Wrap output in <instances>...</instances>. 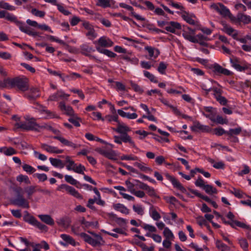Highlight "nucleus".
Masks as SVG:
<instances>
[{
  "instance_id": "obj_35",
  "label": "nucleus",
  "mask_w": 251,
  "mask_h": 251,
  "mask_svg": "<svg viewBox=\"0 0 251 251\" xmlns=\"http://www.w3.org/2000/svg\"><path fill=\"white\" fill-rule=\"evenodd\" d=\"M184 14L182 15V18L189 24L195 25V21L189 16L188 13L185 11L184 12Z\"/></svg>"
},
{
  "instance_id": "obj_40",
  "label": "nucleus",
  "mask_w": 251,
  "mask_h": 251,
  "mask_svg": "<svg viewBox=\"0 0 251 251\" xmlns=\"http://www.w3.org/2000/svg\"><path fill=\"white\" fill-rule=\"evenodd\" d=\"M65 180L70 184L74 185H76L79 183L72 176L69 175L65 176Z\"/></svg>"
},
{
  "instance_id": "obj_8",
  "label": "nucleus",
  "mask_w": 251,
  "mask_h": 251,
  "mask_svg": "<svg viewBox=\"0 0 251 251\" xmlns=\"http://www.w3.org/2000/svg\"><path fill=\"white\" fill-rule=\"evenodd\" d=\"M213 72L217 74H223L226 75H231L232 73L226 69L223 68L218 64H215L213 66Z\"/></svg>"
},
{
  "instance_id": "obj_6",
  "label": "nucleus",
  "mask_w": 251,
  "mask_h": 251,
  "mask_svg": "<svg viewBox=\"0 0 251 251\" xmlns=\"http://www.w3.org/2000/svg\"><path fill=\"white\" fill-rule=\"evenodd\" d=\"M191 129L194 132H197L199 130L202 132H208L211 130L209 126L202 125L199 122H195L193 126L191 127Z\"/></svg>"
},
{
  "instance_id": "obj_44",
  "label": "nucleus",
  "mask_w": 251,
  "mask_h": 251,
  "mask_svg": "<svg viewBox=\"0 0 251 251\" xmlns=\"http://www.w3.org/2000/svg\"><path fill=\"white\" fill-rule=\"evenodd\" d=\"M0 7L9 10H14L15 9L14 6L10 5L8 3L3 1L0 2Z\"/></svg>"
},
{
  "instance_id": "obj_22",
  "label": "nucleus",
  "mask_w": 251,
  "mask_h": 251,
  "mask_svg": "<svg viewBox=\"0 0 251 251\" xmlns=\"http://www.w3.org/2000/svg\"><path fill=\"white\" fill-rule=\"evenodd\" d=\"M230 61L232 64V66L239 71H244L248 68L246 66H240L238 64V61L237 59L233 60L230 59Z\"/></svg>"
},
{
  "instance_id": "obj_33",
  "label": "nucleus",
  "mask_w": 251,
  "mask_h": 251,
  "mask_svg": "<svg viewBox=\"0 0 251 251\" xmlns=\"http://www.w3.org/2000/svg\"><path fill=\"white\" fill-rule=\"evenodd\" d=\"M126 9L130 11L131 15L135 17L136 19L142 21H145V18L142 17L141 16L137 14L133 11V8H132V6L128 5Z\"/></svg>"
},
{
  "instance_id": "obj_45",
  "label": "nucleus",
  "mask_w": 251,
  "mask_h": 251,
  "mask_svg": "<svg viewBox=\"0 0 251 251\" xmlns=\"http://www.w3.org/2000/svg\"><path fill=\"white\" fill-rule=\"evenodd\" d=\"M163 234L166 239H170L174 237L173 233L168 227L164 228Z\"/></svg>"
},
{
  "instance_id": "obj_10",
  "label": "nucleus",
  "mask_w": 251,
  "mask_h": 251,
  "mask_svg": "<svg viewBox=\"0 0 251 251\" xmlns=\"http://www.w3.org/2000/svg\"><path fill=\"white\" fill-rule=\"evenodd\" d=\"M53 138L58 140L63 145H64L66 146L72 147L74 149L77 148L80 146V145H77L74 143L73 142H72L70 141H69V140L65 139L64 138L59 136H54Z\"/></svg>"
},
{
  "instance_id": "obj_43",
  "label": "nucleus",
  "mask_w": 251,
  "mask_h": 251,
  "mask_svg": "<svg viewBox=\"0 0 251 251\" xmlns=\"http://www.w3.org/2000/svg\"><path fill=\"white\" fill-rule=\"evenodd\" d=\"M215 98L221 104L223 105H226V104L227 102V100L224 97L222 96L221 95H215Z\"/></svg>"
},
{
  "instance_id": "obj_19",
  "label": "nucleus",
  "mask_w": 251,
  "mask_h": 251,
  "mask_svg": "<svg viewBox=\"0 0 251 251\" xmlns=\"http://www.w3.org/2000/svg\"><path fill=\"white\" fill-rule=\"evenodd\" d=\"M57 223L58 225L66 228L70 226L71 220L68 218H62L58 219L57 221Z\"/></svg>"
},
{
  "instance_id": "obj_23",
  "label": "nucleus",
  "mask_w": 251,
  "mask_h": 251,
  "mask_svg": "<svg viewBox=\"0 0 251 251\" xmlns=\"http://www.w3.org/2000/svg\"><path fill=\"white\" fill-rule=\"evenodd\" d=\"M113 207L115 209L120 211L121 213L127 214L129 213L128 209L124 205L121 203L114 204Z\"/></svg>"
},
{
  "instance_id": "obj_48",
  "label": "nucleus",
  "mask_w": 251,
  "mask_h": 251,
  "mask_svg": "<svg viewBox=\"0 0 251 251\" xmlns=\"http://www.w3.org/2000/svg\"><path fill=\"white\" fill-rule=\"evenodd\" d=\"M85 170V167L81 164H79L78 166L76 165V166L74 168L73 171H74L75 173L84 175L83 171Z\"/></svg>"
},
{
  "instance_id": "obj_27",
  "label": "nucleus",
  "mask_w": 251,
  "mask_h": 251,
  "mask_svg": "<svg viewBox=\"0 0 251 251\" xmlns=\"http://www.w3.org/2000/svg\"><path fill=\"white\" fill-rule=\"evenodd\" d=\"M38 128L39 130L40 129H47L48 130L52 131L54 134H58L60 133L59 130L54 129L51 126L46 123L43 124L41 126L38 125Z\"/></svg>"
},
{
  "instance_id": "obj_63",
  "label": "nucleus",
  "mask_w": 251,
  "mask_h": 251,
  "mask_svg": "<svg viewBox=\"0 0 251 251\" xmlns=\"http://www.w3.org/2000/svg\"><path fill=\"white\" fill-rule=\"evenodd\" d=\"M25 191L27 193L28 198H30V197L35 192V187L31 186L27 187L25 189Z\"/></svg>"
},
{
  "instance_id": "obj_47",
  "label": "nucleus",
  "mask_w": 251,
  "mask_h": 251,
  "mask_svg": "<svg viewBox=\"0 0 251 251\" xmlns=\"http://www.w3.org/2000/svg\"><path fill=\"white\" fill-rule=\"evenodd\" d=\"M31 12L34 15L41 18L43 17L45 15V13L44 11H39L36 8H33Z\"/></svg>"
},
{
  "instance_id": "obj_9",
  "label": "nucleus",
  "mask_w": 251,
  "mask_h": 251,
  "mask_svg": "<svg viewBox=\"0 0 251 251\" xmlns=\"http://www.w3.org/2000/svg\"><path fill=\"white\" fill-rule=\"evenodd\" d=\"M181 26L180 24L176 22H168L167 25L165 27V29L169 32L173 33L176 32V29H180Z\"/></svg>"
},
{
  "instance_id": "obj_30",
  "label": "nucleus",
  "mask_w": 251,
  "mask_h": 251,
  "mask_svg": "<svg viewBox=\"0 0 251 251\" xmlns=\"http://www.w3.org/2000/svg\"><path fill=\"white\" fill-rule=\"evenodd\" d=\"M203 189L205 190L206 193L209 194L217 193V189L210 185H205V186H204Z\"/></svg>"
},
{
  "instance_id": "obj_2",
  "label": "nucleus",
  "mask_w": 251,
  "mask_h": 251,
  "mask_svg": "<svg viewBox=\"0 0 251 251\" xmlns=\"http://www.w3.org/2000/svg\"><path fill=\"white\" fill-rule=\"evenodd\" d=\"M11 87L17 86L22 91H25L28 89V79L27 78H21L18 77L14 78H8L7 80Z\"/></svg>"
},
{
  "instance_id": "obj_36",
  "label": "nucleus",
  "mask_w": 251,
  "mask_h": 251,
  "mask_svg": "<svg viewBox=\"0 0 251 251\" xmlns=\"http://www.w3.org/2000/svg\"><path fill=\"white\" fill-rule=\"evenodd\" d=\"M68 121L70 123L74 124L75 126H76V127L80 126L79 121H81V119L77 117L75 114V116H73L72 118H69Z\"/></svg>"
},
{
  "instance_id": "obj_61",
  "label": "nucleus",
  "mask_w": 251,
  "mask_h": 251,
  "mask_svg": "<svg viewBox=\"0 0 251 251\" xmlns=\"http://www.w3.org/2000/svg\"><path fill=\"white\" fill-rule=\"evenodd\" d=\"M55 5L57 6L58 10L64 15H69L71 14L69 11L65 10L63 6H62L61 5L57 3V4H55Z\"/></svg>"
},
{
  "instance_id": "obj_17",
  "label": "nucleus",
  "mask_w": 251,
  "mask_h": 251,
  "mask_svg": "<svg viewBox=\"0 0 251 251\" xmlns=\"http://www.w3.org/2000/svg\"><path fill=\"white\" fill-rule=\"evenodd\" d=\"M38 217L43 222L47 225L53 226L54 224L53 219L49 215H39Z\"/></svg>"
},
{
  "instance_id": "obj_49",
  "label": "nucleus",
  "mask_w": 251,
  "mask_h": 251,
  "mask_svg": "<svg viewBox=\"0 0 251 251\" xmlns=\"http://www.w3.org/2000/svg\"><path fill=\"white\" fill-rule=\"evenodd\" d=\"M23 168L25 171L29 174H32L35 171V169L34 168L26 164L23 166Z\"/></svg>"
},
{
  "instance_id": "obj_54",
  "label": "nucleus",
  "mask_w": 251,
  "mask_h": 251,
  "mask_svg": "<svg viewBox=\"0 0 251 251\" xmlns=\"http://www.w3.org/2000/svg\"><path fill=\"white\" fill-rule=\"evenodd\" d=\"M133 209L135 212H136L138 214L142 215L144 213V210L142 207L140 205H133Z\"/></svg>"
},
{
  "instance_id": "obj_15",
  "label": "nucleus",
  "mask_w": 251,
  "mask_h": 251,
  "mask_svg": "<svg viewBox=\"0 0 251 251\" xmlns=\"http://www.w3.org/2000/svg\"><path fill=\"white\" fill-rule=\"evenodd\" d=\"M61 187L65 188L66 190L73 196L77 198H82L81 196L73 187L66 184L62 185Z\"/></svg>"
},
{
  "instance_id": "obj_60",
  "label": "nucleus",
  "mask_w": 251,
  "mask_h": 251,
  "mask_svg": "<svg viewBox=\"0 0 251 251\" xmlns=\"http://www.w3.org/2000/svg\"><path fill=\"white\" fill-rule=\"evenodd\" d=\"M231 193L232 194H233L235 197H236L238 198H243V193L240 190L233 188V191H231Z\"/></svg>"
},
{
  "instance_id": "obj_29",
  "label": "nucleus",
  "mask_w": 251,
  "mask_h": 251,
  "mask_svg": "<svg viewBox=\"0 0 251 251\" xmlns=\"http://www.w3.org/2000/svg\"><path fill=\"white\" fill-rule=\"evenodd\" d=\"M50 160L51 164L55 167H59L61 168H62L64 166V165L63 164L62 161L60 159L50 158Z\"/></svg>"
},
{
  "instance_id": "obj_16",
  "label": "nucleus",
  "mask_w": 251,
  "mask_h": 251,
  "mask_svg": "<svg viewBox=\"0 0 251 251\" xmlns=\"http://www.w3.org/2000/svg\"><path fill=\"white\" fill-rule=\"evenodd\" d=\"M82 25L86 29L88 30V32L86 34L87 36L91 35L93 37L96 36L95 30L93 28V26L89 22L84 21L83 22Z\"/></svg>"
},
{
  "instance_id": "obj_34",
  "label": "nucleus",
  "mask_w": 251,
  "mask_h": 251,
  "mask_svg": "<svg viewBox=\"0 0 251 251\" xmlns=\"http://www.w3.org/2000/svg\"><path fill=\"white\" fill-rule=\"evenodd\" d=\"M121 139L124 142H129L133 147H135V145L134 143L132 141L131 137L127 134V133L123 134L121 136Z\"/></svg>"
},
{
  "instance_id": "obj_37",
  "label": "nucleus",
  "mask_w": 251,
  "mask_h": 251,
  "mask_svg": "<svg viewBox=\"0 0 251 251\" xmlns=\"http://www.w3.org/2000/svg\"><path fill=\"white\" fill-rule=\"evenodd\" d=\"M216 247L218 249H221V251H229L230 250L228 246L218 240L216 242Z\"/></svg>"
},
{
  "instance_id": "obj_56",
  "label": "nucleus",
  "mask_w": 251,
  "mask_h": 251,
  "mask_svg": "<svg viewBox=\"0 0 251 251\" xmlns=\"http://www.w3.org/2000/svg\"><path fill=\"white\" fill-rule=\"evenodd\" d=\"M239 244L242 248L246 251L248 248V243L245 239H241L239 240Z\"/></svg>"
},
{
  "instance_id": "obj_1",
  "label": "nucleus",
  "mask_w": 251,
  "mask_h": 251,
  "mask_svg": "<svg viewBox=\"0 0 251 251\" xmlns=\"http://www.w3.org/2000/svg\"><path fill=\"white\" fill-rule=\"evenodd\" d=\"M6 19L10 22L15 23L19 27L20 29L22 32L33 37H36L38 35V32L32 31V29L30 27L25 25L24 23L19 21L15 16L11 15L8 12H7L6 15Z\"/></svg>"
},
{
  "instance_id": "obj_24",
  "label": "nucleus",
  "mask_w": 251,
  "mask_h": 251,
  "mask_svg": "<svg viewBox=\"0 0 251 251\" xmlns=\"http://www.w3.org/2000/svg\"><path fill=\"white\" fill-rule=\"evenodd\" d=\"M25 215L24 216V221L33 225L34 224H35L36 219L33 216H31L27 211H25Z\"/></svg>"
},
{
  "instance_id": "obj_21",
  "label": "nucleus",
  "mask_w": 251,
  "mask_h": 251,
  "mask_svg": "<svg viewBox=\"0 0 251 251\" xmlns=\"http://www.w3.org/2000/svg\"><path fill=\"white\" fill-rule=\"evenodd\" d=\"M79 222L81 225H83L85 227H86V228H88L91 226L98 227V222L97 221H96L95 222H87L85 220V219L84 217H82L79 220Z\"/></svg>"
},
{
  "instance_id": "obj_58",
  "label": "nucleus",
  "mask_w": 251,
  "mask_h": 251,
  "mask_svg": "<svg viewBox=\"0 0 251 251\" xmlns=\"http://www.w3.org/2000/svg\"><path fill=\"white\" fill-rule=\"evenodd\" d=\"M196 219L198 224L200 226H207V221L202 216H199L196 218Z\"/></svg>"
},
{
  "instance_id": "obj_50",
  "label": "nucleus",
  "mask_w": 251,
  "mask_h": 251,
  "mask_svg": "<svg viewBox=\"0 0 251 251\" xmlns=\"http://www.w3.org/2000/svg\"><path fill=\"white\" fill-rule=\"evenodd\" d=\"M33 226H37L41 230L47 231L48 230V227L46 225L42 224L40 222H38L37 220L35 222V224H34Z\"/></svg>"
},
{
  "instance_id": "obj_26",
  "label": "nucleus",
  "mask_w": 251,
  "mask_h": 251,
  "mask_svg": "<svg viewBox=\"0 0 251 251\" xmlns=\"http://www.w3.org/2000/svg\"><path fill=\"white\" fill-rule=\"evenodd\" d=\"M182 36L185 39L192 43H196L198 42V40L195 36H192L190 32L184 31L182 33Z\"/></svg>"
},
{
  "instance_id": "obj_55",
  "label": "nucleus",
  "mask_w": 251,
  "mask_h": 251,
  "mask_svg": "<svg viewBox=\"0 0 251 251\" xmlns=\"http://www.w3.org/2000/svg\"><path fill=\"white\" fill-rule=\"evenodd\" d=\"M17 180L19 182L25 181L27 184L30 183L28 177L26 176L21 175L17 177Z\"/></svg>"
},
{
  "instance_id": "obj_25",
  "label": "nucleus",
  "mask_w": 251,
  "mask_h": 251,
  "mask_svg": "<svg viewBox=\"0 0 251 251\" xmlns=\"http://www.w3.org/2000/svg\"><path fill=\"white\" fill-rule=\"evenodd\" d=\"M237 18L239 21L245 24H248L251 22V18L249 16L244 15L241 13L238 14Z\"/></svg>"
},
{
  "instance_id": "obj_38",
  "label": "nucleus",
  "mask_w": 251,
  "mask_h": 251,
  "mask_svg": "<svg viewBox=\"0 0 251 251\" xmlns=\"http://www.w3.org/2000/svg\"><path fill=\"white\" fill-rule=\"evenodd\" d=\"M129 82L134 91L138 92L140 94H141L143 92V90L137 84L133 82L132 81H130Z\"/></svg>"
},
{
  "instance_id": "obj_14",
  "label": "nucleus",
  "mask_w": 251,
  "mask_h": 251,
  "mask_svg": "<svg viewBox=\"0 0 251 251\" xmlns=\"http://www.w3.org/2000/svg\"><path fill=\"white\" fill-rule=\"evenodd\" d=\"M219 5V11L218 12L223 17L228 16L230 19H232V15L230 13L228 9H227L222 3H218Z\"/></svg>"
},
{
  "instance_id": "obj_28",
  "label": "nucleus",
  "mask_w": 251,
  "mask_h": 251,
  "mask_svg": "<svg viewBox=\"0 0 251 251\" xmlns=\"http://www.w3.org/2000/svg\"><path fill=\"white\" fill-rule=\"evenodd\" d=\"M188 190L193 194L195 195L196 196L203 199L206 202H209L211 201V199L206 196H203L201 195L200 193L198 192L196 190L188 188Z\"/></svg>"
},
{
  "instance_id": "obj_42",
  "label": "nucleus",
  "mask_w": 251,
  "mask_h": 251,
  "mask_svg": "<svg viewBox=\"0 0 251 251\" xmlns=\"http://www.w3.org/2000/svg\"><path fill=\"white\" fill-rule=\"evenodd\" d=\"M167 67V64L163 62H161L157 68L158 71L161 74H165V70Z\"/></svg>"
},
{
  "instance_id": "obj_32",
  "label": "nucleus",
  "mask_w": 251,
  "mask_h": 251,
  "mask_svg": "<svg viewBox=\"0 0 251 251\" xmlns=\"http://www.w3.org/2000/svg\"><path fill=\"white\" fill-rule=\"evenodd\" d=\"M40 107L41 108L40 111L41 112H45L47 114V116L50 118H59L60 117L58 116H56L53 112L46 110L45 107L42 105H40Z\"/></svg>"
},
{
  "instance_id": "obj_57",
  "label": "nucleus",
  "mask_w": 251,
  "mask_h": 251,
  "mask_svg": "<svg viewBox=\"0 0 251 251\" xmlns=\"http://www.w3.org/2000/svg\"><path fill=\"white\" fill-rule=\"evenodd\" d=\"M223 25H224L223 30L228 34L231 35L234 30L232 27L228 26L225 23H223Z\"/></svg>"
},
{
  "instance_id": "obj_64",
  "label": "nucleus",
  "mask_w": 251,
  "mask_h": 251,
  "mask_svg": "<svg viewBox=\"0 0 251 251\" xmlns=\"http://www.w3.org/2000/svg\"><path fill=\"white\" fill-rule=\"evenodd\" d=\"M215 134L218 136H221L224 134H226V131H225L222 127L216 128L214 129Z\"/></svg>"
},
{
  "instance_id": "obj_3",
  "label": "nucleus",
  "mask_w": 251,
  "mask_h": 251,
  "mask_svg": "<svg viewBox=\"0 0 251 251\" xmlns=\"http://www.w3.org/2000/svg\"><path fill=\"white\" fill-rule=\"evenodd\" d=\"M25 119L26 122L24 123L25 130H34L38 132L40 131L38 128V124L36 122L35 119L31 118Z\"/></svg>"
},
{
  "instance_id": "obj_20",
  "label": "nucleus",
  "mask_w": 251,
  "mask_h": 251,
  "mask_svg": "<svg viewBox=\"0 0 251 251\" xmlns=\"http://www.w3.org/2000/svg\"><path fill=\"white\" fill-rule=\"evenodd\" d=\"M96 49L99 52L102 53L110 57H115L117 55L113 52L106 49H103L99 46L96 47Z\"/></svg>"
},
{
  "instance_id": "obj_12",
  "label": "nucleus",
  "mask_w": 251,
  "mask_h": 251,
  "mask_svg": "<svg viewBox=\"0 0 251 251\" xmlns=\"http://www.w3.org/2000/svg\"><path fill=\"white\" fill-rule=\"evenodd\" d=\"M113 130L118 133L122 134V135L127 134V132L130 130L128 126L121 124L120 122L117 124V128H113Z\"/></svg>"
},
{
  "instance_id": "obj_62",
  "label": "nucleus",
  "mask_w": 251,
  "mask_h": 251,
  "mask_svg": "<svg viewBox=\"0 0 251 251\" xmlns=\"http://www.w3.org/2000/svg\"><path fill=\"white\" fill-rule=\"evenodd\" d=\"M126 184L127 185L128 191L132 194L135 191L134 188L135 185L130 182L129 180H126Z\"/></svg>"
},
{
  "instance_id": "obj_4",
  "label": "nucleus",
  "mask_w": 251,
  "mask_h": 251,
  "mask_svg": "<svg viewBox=\"0 0 251 251\" xmlns=\"http://www.w3.org/2000/svg\"><path fill=\"white\" fill-rule=\"evenodd\" d=\"M96 151L109 159L113 160L117 159L116 153L113 150L106 151L100 148H97Z\"/></svg>"
},
{
  "instance_id": "obj_18",
  "label": "nucleus",
  "mask_w": 251,
  "mask_h": 251,
  "mask_svg": "<svg viewBox=\"0 0 251 251\" xmlns=\"http://www.w3.org/2000/svg\"><path fill=\"white\" fill-rule=\"evenodd\" d=\"M145 50H147L151 57H154L156 58L160 53V51L158 49H155L151 47L147 46L145 47Z\"/></svg>"
},
{
  "instance_id": "obj_52",
  "label": "nucleus",
  "mask_w": 251,
  "mask_h": 251,
  "mask_svg": "<svg viewBox=\"0 0 251 251\" xmlns=\"http://www.w3.org/2000/svg\"><path fill=\"white\" fill-rule=\"evenodd\" d=\"M214 122L220 124H226L228 123V120L226 119H224L221 116L218 115Z\"/></svg>"
},
{
  "instance_id": "obj_41",
  "label": "nucleus",
  "mask_w": 251,
  "mask_h": 251,
  "mask_svg": "<svg viewBox=\"0 0 251 251\" xmlns=\"http://www.w3.org/2000/svg\"><path fill=\"white\" fill-rule=\"evenodd\" d=\"M104 120H107L109 122H111L113 121L118 123L119 121L118 120V116L117 114H113V115H107L104 118Z\"/></svg>"
},
{
  "instance_id": "obj_46",
  "label": "nucleus",
  "mask_w": 251,
  "mask_h": 251,
  "mask_svg": "<svg viewBox=\"0 0 251 251\" xmlns=\"http://www.w3.org/2000/svg\"><path fill=\"white\" fill-rule=\"evenodd\" d=\"M110 0H98V5L101 6L103 7H107L110 6Z\"/></svg>"
},
{
  "instance_id": "obj_11",
  "label": "nucleus",
  "mask_w": 251,
  "mask_h": 251,
  "mask_svg": "<svg viewBox=\"0 0 251 251\" xmlns=\"http://www.w3.org/2000/svg\"><path fill=\"white\" fill-rule=\"evenodd\" d=\"M99 46L101 47H109L113 45V42L110 39H107L104 36L100 37L97 41Z\"/></svg>"
},
{
  "instance_id": "obj_13",
  "label": "nucleus",
  "mask_w": 251,
  "mask_h": 251,
  "mask_svg": "<svg viewBox=\"0 0 251 251\" xmlns=\"http://www.w3.org/2000/svg\"><path fill=\"white\" fill-rule=\"evenodd\" d=\"M41 148L50 153H61L63 152V150L57 149L56 147L51 146L46 144H42Z\"/></svg>"
},
{
  "instance_id": "obj_7",
  "label": "nucleus",
  "mask_w": 251,
  "mask_h": 251,
  "mask_svg": "<svg viewBox=\"0 0 251 251\" xmlns=\"http://www.w3.org/2000/svg\"><path fill=\"white\" fill-rule=\"evenodd\" d=\"M166 177L170 180L174 186L180 190L182 192L185 193L186 191V189L181 184V183L174 176L170 175L169 174H166Z\"/></svg>"
},
{
  "instance_id": "obj_51",
  "label": "nucleus",
  "mask_w": 251,
  "mask_h": 251,
  "mask_svg": "<svg viewBox=\"0 0 251 251\" xmlns=\"http://www.w3.org/2000/svg\"><path fill=\"white\" fill-rule=\"evenodd\" d=\"M134 165L138 167L141 171L143 172H146V171H151V169L149 168L146 166H144L142 164L138 163V162H135Z\"/></svg>"
},
{
  "instance_id": "obj_59",
  "label": "nucleus",
  "mask_w": 251,
  "mask_h": 251,
  "mask_svg": "<svg viewBox=\"0 0 251 251\" xmlns=\"http://www.w3.org/2000/svg\"><path fill=\"white\" fill-rule=\"evenodd\" d=\"M16 153V151L12 147L6 148L5 147V151L4 153L6 155H11Z\"/></svg>"
},
{
  "instance_id": "obj_31",
  "label": "nucleus",
  "mask_w": 251,
  "mask_h": 251,
  "mask_svg": "<svg viewBox=\"0 0 251 251\" xmlns=\"http://www.w3.org/2000/svg\"><path fill=\"white\" fill-rule=\"evenodd\" d=\"M61 237L67 243L70 244L73 246H75V242L70 236L63 234L61 235Z\"/></svg>"
},
{
  "instance_id": "obj_5",
  "label": "nucleus",
  "mask_w": 251,
  "mask_h": 251,
  "mask_svg": "<svg viewBox=\"0 0 251 251\" xmlns=\"http://www.w3.org/2000/svg\"><path fill=\"white\" fill-rule=\"evenodd\" d=\"M10 203L12 204L24 208H28L29 207L28 201L23 196H20V197H18L17 199L11 200Z\"/></svg>"
},
{
  "instance_id": "obj_39",
  "label": "nucleus",
  "mask_w": 251,
  "mask_h": 251,
  "mask_svg": "<svg viewBox=\"0 0 251 251\" xmlns=\"http://www.w3.org/2000/svg\"><path fill=\"white\" fill-rule=\"evenodd\" d=\"M242 131V128L239 127L235 129H230L229 131L226 132V134L229 136H232L233 135H238Z\"/></svg>"
},
{
  "instance_id": "obj_53",
  "label": "nucleus",
  "mask_w": 251,
  "mask_h": 251,
  "mask_svg": "<svg viewBox=\"0 0 251 251\" xmlns=\"http://www.w3.org/2000/svg\"><path fill=\"white\" fill-rule=\"evenodd\" d=\"M144 75L147 77H148L149 79H150V80L151 82H153L154 83H157L158 81L155 78V76L153 75H152L150 73H149V72L145 71L144 72Z\"/></svg>"
}]
</instances>
